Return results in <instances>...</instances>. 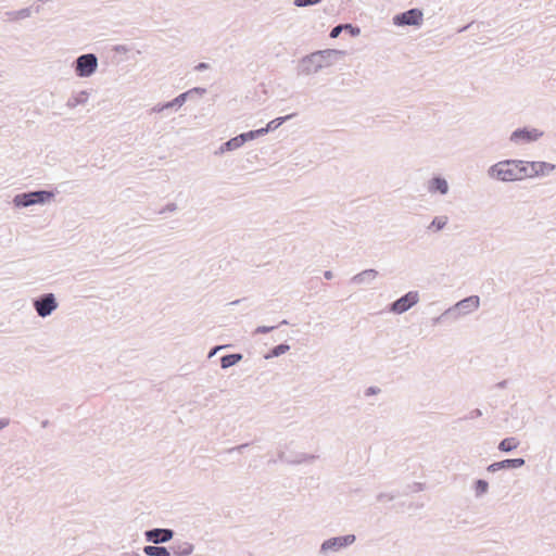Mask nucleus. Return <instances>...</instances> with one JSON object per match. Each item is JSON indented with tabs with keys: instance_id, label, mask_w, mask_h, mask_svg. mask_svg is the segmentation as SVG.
Here are the masks:
<instances>
[{
	"instance_id": "obj_10",
	"label": "nucleus",
	"mask_w": 556,
	"mask_h": 556,
	"mask_svg": "<svg viewBox=\"0 0 556 556\" xmlns=\"http://www.w3.org/2000/svg\"><path fill=\"white\" fill-rule=\"evenodd\" d=\"M419 302V293L418 291H409L396 301H394L390 307L389 312L393 314L401 315L410 309L414 305Z\"/></svg>"
},
{
	"instance_id": "obj_16",
	"label": "nucleus",
	"mask_w": 556,
	"mask_h": 556,
	"mask_svg": "<svg viewBox=\"0 0 556 556\" xmlns=\"http://www.w3.org/2000/svg\"><path fill=\"white\" fill-rule=\"evenodd\" d=\"M525 465L523 458L504 459L493 463L486 468L489 472H495L502 469L520 468Z\"/></svg>"
},
{
	"instance_id": "obj_5",
	"label": "nucleus",
	"mask_w": 556,
	"mask_h": 556,
	"mask_svg": "<svg viewBox=\"0 0 556 556\" xmlns=\"http://www.w3.org/2000/svg\"><path fill=\"white\" fill-rule=\"evenodd\" d=\"M523 180L544 178L549 176L555 169L556 165L545 161H527L521 160Z\"/></svg>"
},
{
	"instance_id": "obj_29",
	"label": "nucleus",
	"mask_w": 556,
	"mask_h": 556,
	"mask_svg": "<svg viewBox=\"0 0 556 556\" xmlns=\"http://www.w3.org/2000/svg\"><path fill=\"white\" fill-rule=\"evenodd\" d=\"M178 210V205L175 203V202H168L167 204H165L161 210H160V214L161 215H166V214H172V213H175L176 211Z\"/></svg>"
},
{
	"instance_id": "obj_17",
	"label": "nucleus",
	"mask_w": 556,
	"mask_h": 556,
	"mask_svg": "<svg viewBox=\"0 0 556 556\" xmlns=\"http://www.w3.org/2000/svg\"><path fill=\"white\" fill-rule=\"evenodd\" d=\"M170 549L175 556H189L193 553L194 545L188 541L176 540Z\"/></svg>"
},
{
	"instance_id": "obj_44",
	"label": "nucleus",
	"mask_w": 556,
	"mask_h": 556,
	"mask_svg": "<svg viewBox=\"0 0 556 556\" xmlns=\"http://www.w3.org/2000/svg\"><path fill=\"white\" fill-rule=\"evenodd\" d=\"M206 67H207V65H206L205 63H200V64L197 66V68H198V70H204V68H206Z\"/></svg>"
},
{
	"instance_id": "obj_6",
	"label": "nucleus",
	"mask_w": 556,
	"mask_h": 556,
	"mask_svg": "<svg viewBox=\"0 0 556 556\" xmlns=\"http://www.w3.org/2000/svg\"><path fill=\"white\" fill-rule=\"evenodd\" d=\"M544 136V131L536 127H521L515 129L509 135V142L515 147H521L539 141Z\"/></svg>"
},
{
	"instance_id": "obj_15",
	"label": "nucleus",
	"mask_w": 556,
	"mask_h": 556,
	"mask_svg": "<svg viewBox=\"0 0 556 556\" xmlns=\"http://www.w3.org/2000/svg\"><path fill=\"white\" fill-rule=\"evenodd\" d=\"M193 93L204 94L205 93V89L204 88L195 87V88H192V89H190V90H188L186 92L180 93L175 99H173L172 101L167 102L168 110H178V109H180Z\"/></svg>"
},
{
	"instance_id": "obj_9",
	"label": "nucleus",
	"mask_w": 556,
	"mask_h": 556,
	"mask_svg": "<svg viewBox=\"0 0 556 556\" xmlns=\"http://www.w3.org/2000/svg\"><path fill=\"white\" fill-rule=\"evenodd\" d=\"M356 541V536L354 534H346L342 536H334L328 540H325L319 548V553L323 555H328L329 553L339 552L350 545H352Z\"/></svg>"
},
{
	"instance_id": "obj_7",
	"label": "nucleus",
	"mask_w": 556,
	"mask_h": 556,
	"mask_svg": "<svg viewBox=\"0 0 556 556\" xmlns=\"http://www.w3.org/2000/svg\"><path fill=\"white\" fill-rule=\"evenodd\" d=\"M99 61L94 53L79 55L73 63L74 72L79 78H89L98 70Z\"/></svg>"
},
{
	"instance_id": "obj_35",
	"label": "nucleus",
	"mask_w": 556,
	"mask_h": 556,
	"mask_svg": "<svg viewBox=\"0 0 556 556\" xmlns=\"http://www.w3.org/2000/svg\"><path fill=\"white\" fill-rule=\"evenodd\" d=\"M344 29V24H341V25H337L336 27H333L330 31V37L331 38H337L339 37V35L341 34V31Z\"/></svg>"
},
{
	"instance_id": "obj_42",
	"label": "nucleus",
	"mask_w": 556,
	"mask_h": 556,
	"mask_svg": "<svg viewBox=\"0 0 556 556\" xmlns=\"http://www.w3.org/2000/svg\"><path fill=\"white\" fill-rule=\"evenodd\" d=\"M115 51L117 52H126L127 51V48L125 46H117L115 48Z\"/></svg>"
},
{
	"instance_id": "obj_14",
	"label": "nucleus",
	"mask_w": 556,
	"mask_h": 556,
	"mask_svg": "<svg viewBox=\"0 0 556 556\" xmlns=\"http://www.w3.org/2000/svg\"><path fill=\"white\" fill-rule=\"evenodd\" d=\"M379 273L374 269H365L351 278V283L354 286H369L378 278Z\"/></svg>"
},
{
	"instance_id": "obj_22",
	"label": "nucleus",
	"mask_w": 556,
	"mask_h": 556,
	"mask_svg": "<svg viewBox=\"0 0 556 556\" xmlns=\"http://www.w3.org/2000/svg\"><path fill=\"white\" fill-rule=\"evenodd\" d=\"M242 357L243 356L240 353L225 355L220 358V366L223 369H227L238 364L242 359Z\"/></svg>"
},
{
	"instance_id": "obj_38",
	"label": "nucleus",
	"mask_w": 556,
	"mask_h": 556,
	"mask_svg": "<svg viewBox=\"0 0 556 556\" xmlns=\"http://www.w3.org/2000/svg\"><path fill=\"white\" fill-rule=\"evenodd\" d=\"M380 392V389L378 387H369L365 391L366 396L376 395Z\"/></svg>"
},
{
	"instance_id": "obj_24",
	"label": "nucleus",
	"mask_w": 556,
	"mask_h": 556,
	"mask_svg": "<svg viewBox=\"0 0 556 556\" xmlns=\"http://www.w3.org/2000/svg\"><path fill=\"white\" fill-rule=\"evenodd\" d=\"M7 15L9 20H24L31 15V10L29 8H25L18 11L8 12Z\"/></svg>"
},
{
	"instance_id": "obj_34",
	"label": "nucleus",
	"mask_w": 556,
	"mask_h": 556,
	"mask_svg": "<svg viewBox=\"0 0 556 556\" xmlns=\"http://www.w3.org/2000/svg\"><path fill=\"white\" fill-rule=\"evenodd\" d=\"M275 328L276 327H274V326H258L257 328H255L254 334L267 333V332H270L271 330H274Z\"/></svg>"
},
{
	"instance_id": "obj_31",
	"label": "nucleus",
	"mask_w": 556,
	"mask_h": 556,
	"mask_svg": "<svg viewBox=\"0 0 556 556\" xmlns=\"http://www.w3.org/2000/svg\"><path fill=\"white\" fill-rule=\"evenodd\" d=\"M350 33L351 36L356 37L361 34V29L352 24H344V29Z\"/></svg>"
},
{
	"instance_id": "obj_1",
	"label": "nucleus",
	"mask_w": 556,
	"mask_h": 556,
	"mask_svg": "<svg viewBox=\"0 0 556 556\" xmlns=\"http://www.w3.org/2000/svg\"><path fill=\"white\" fill-rule=\"evenodd\" d=\"M343 54V51L336 49L315 51L301 59L298 66V74L302 76L315 75L321 70L332 66Z\"/></svg>"
},
{
	"instance_id": "obj_26",
	"label": "nucleus",
	"mask_w": 556,
	"mask_h": 556,
	"mask_svg": "<svg viewBox=\"0 0 556 556\" xmlns=\"http://www.w3.org/2000/svg\"><path fill=\"white\" fill-rule=\"evenodd\" d=\"M475 495L481 497L489 491V483L485 480L479 479L475 483Z\"/></svg>"
},
{
	"instance_id": "obj_18",
	"label": "nucleus",
	"mask_w": 556,
	"mask_h": 556,
	"mask_svg": "<svg viewBox=\"0 0 556 556\" xmlns=\"http://www.w3.org/2000/svg\"><path fill=\"white\" fill-rule=\"evenodd\" d=\"M89 100V92L87 90H80L78 92L73 93L67 102L66 106L68 109H75L79 105H85Z\"/></svg>"
},
{
	"instance_id": "obj_3",
	"label": "nucleus",
	"mask_w": 556,
	"mask_h": 556,
	"mask_svg": "<svg viewBox=\"0 0 556 556\" xmlns=\"http://www.w3.org/2000/svg\"><path fill=\"white\" fill-rule=\"evenodd\" d=\"M480 306V298L478 295H470L468 298H465L460 301H458L453 306L448 307L444 311V313L441 315L442 317H450L453 320H457L466 315H469L473 312H476ZM440 317L435 319V321H439Z\"/></svg>"
},
{
	"instance_id": "obj_2",
	"label": "nucleus",
	"mask_w": 556,
	"mask_h": 556,
	"mask_svg": "<svg viewBox=\"0 0 556 556\" xmlns=\"http://www.w3.org/2000/svg\"><path fill=\"white\" fill-rule=\"evenodd\" d=\"M491 180L500 182H517L523 180L521 159H506L498 161L486 169Z\"/></svg>"
},
{
	"instance_id": "obj_37",
	"label": "nucleus",
	"mask_w": 556,
	"mask_h": 556,
	"mask_svg": "<svg viewBox=\"0 0 556 556\" xmlns=\"http://www.w3.org/2000/svg\"><path fill=\"white\" fill-rule=\"evenodd\" d=\"M393 500V495L387 494V493H380L377 496V501L381 503L390 502Z\"/></svg>"
},
{
	"instance_id": "obj_19",
	"label": "nucleus",
	"mask_w": 556,
	"mask_h": 556,
	"mask_svg": "<svg viewBox=\"0 0 556 556\" xmlns=\"http://www.w3.org/2000/svg\"><path fill=\"white\" fill-rule=\"evenodd\" d=\"M447 223H448L447 216H445V215L435 216L429 224L428 230L434 231V232L441 231L446 227Z\"/></svg>"
},
{
	"instance_id": "obj_25",
	"label": "nucleus",
	"mask_w": 556,
	"mask_h": 556,
	"mask_svg": "<svg viewBox=\"0 0 556 556\" xmlns=\"http://www.w3.org/2000/svg\"><path fill=\"white\" fill-rule=\"evenodd\" d=\"M290 350V345L282 343L277 346H275L268 354L265 355L266 359H269L271 357H278L285 353H287Z\"/></svg>"
},
{
	"instance_id": "obj_27",
	"label": "nucleus",
	"mask_w": 556,
	"mask_h": 556,
	"mask_svg": "<svg viewBox=\"0 0 556 556\" xmlns=\"http://www.w3.org/2000/svg\"><path fill=\"white\" fill-rule=\"evenodd\" d=\"M292 117V115H286V116H282V117H277L273 121H270L267 125H266V129L267 131H273V130H276L278 127H280L286 121L290 119Z\"/></svg>"
},
{
	"instance_id": "obj_36",
	"label": "nucleus",
	"mask_w": 556,
	"mask_h": 556,
	"mask_svg": "<svg viewBox=\"0 0 556 556\" xmlns=\"http://www.w3.org/2000/svg\"><path fill=\"white\" fill-rule=\"evenodd\" d=\"M227 147V141L224 142L222 146H219V148L214 152V154L216 156H220L227 152H231L229 148H226Z\"/></svg>"
},
{
	"instance_id": "obj_23",
	"label": "nucleus",
	"mask_w": 556,
	"mask_h": 556,
	"mask_svg": "<svg viewBox=\"0 0 556 556\" xmlns=\"http://www.w3.org/2000/svg\"><path fill=\"white\" fill-rule=\"evenodd\" d=\"M518 444L519 443L516 438H506L502 440L501 443L498 444V450L503 452H510L515 450L518 446Z\"/></svg>"
},
{
	"instance_id": "obj_43",
	"label": "nucleus",
	"mask_w": 556,
	"mask_h": 556,
	"mask_svg": "<svg viewBox=\"0 0 556 556\" xmlns=\"http://www.w3.org/2000/svg\"><path fill=\"white\" fill-rule=\"evenodd\" d=\"M506 386H507V381L506 380H503V381L497 383L498 388H505Z\"/></svg>"
},
{
	"instance_id": "obj_45",
	"label": "nucleus",
	"mask_w": 556,
	"mask_h": 556,
	"mask_svg": "<svg viewBox=\"0 0 556 556\" xmlns=\"http://www.w3.org/2000/svg\"><path fill=\"white\" fill-rule=\"evenodd\" d=\"M475 414H476V416H481V415H482V413H481V410H480V409H476V410H475Z\"/></svg>"
},
{
	"instance_id": "obj_32",
	"label": "nucleus",
	"mask_w": 556,
	"mask_h": 556,
	"mask_svg": "<svg viewBox=\"0 0 556 556\" xmlns=\"http://www.w3.org/2000/svg\"><path fill=\"white\" fill-rule=\"evenodd\" d=\"M314 459H315L314 455L302 454V455H300V457L294 463H298V464H301V463H312V462H314Z\"/></svg>"
},
{
	"instance_id": "obj_4",
	"label": "nucleus",
	"mask_w": 556,
	"mask_h": 556,
	"mask_svg": "<svg viewBox=\"0 0 556 556\" xmlns=\"http://www.w3.org/2000/svg\"><path fill=\"white\" fill-rule=\"evenodd\" d=\"M54 198V193L48 190H38L18 193L14 195L12 203L15 207H29L36 204H45Z\"/></svg>"
},
{
	"instance_id": "obj_21",
	"label": "nucleus",
	"mask_w": 556,
	"mask_h": 556,
	"mask_svg": "<svg viewBox=\"0 0 556 556\" xmlns=\"http://www.w3.org/2000/svg\"><path fill=\"white\" fill-rule=\"evenodd\" d=\"M248 141H249V139L247 137V134L243 132V134H240V135L229 139L227 141L226 148H229L230 151H236V150L240 149Z\"/></svg>"
},
{
	"instance_id": "obj_46",
	"label": "nucleus",
	"mask_w": 556,
	"mask_h": 556,
	"mask_svg": "<svg viewBox=\"0 0 556 556\" xmlns=\"http://www.w3.org/2000/svg\"><path fill=\"white\" fill-rule=\"evenodd\" d=\"M287 324H288V321H287L286 319H283V320L280 323V325H287Z\"/></svg>"
},
{
	"instance_id": "obj_28",
	"label": "nucleus",
	"mask_w": 556,
	"mask_h": 556,
	"mask_svg": "<svg viewBox=\"0 0 556 556\" xmlns=\"http://www.w3.org/2000/svg\"><path fill=\"white\" fill-rule=\"evenodd\" d=\"M267 132L268 131H267L266 127H264V128H260V129H256V130H250V131H248L245 134H247V137H248L249 141H251V140H254V139L258 138V137H262V136L266 135Z\"/></svg>"
},
{
	"instance_id": "obj_40",
	"label": "nucleus",
	"mask_w": 556,
	"mask_h": 556,
	"mask_svg": "<svg viewBox=\"0 0 556 556\" xmlns=\"http://www.w3.org/2000/svg\"><path fill=\"white\" fill-rule=\"evenodd\" d=\"M9 424H10V420L8 418H0V430H2L5 427H8Z\"/></svg>"
},
{
	"instance_id": "obj_8",
	"label": "nucleus",
	"mask_w": 556,
	"mask_h": 556,
	"mask_svg": "<svg viewBox=\"0 0 556 556\" xmlns=\"http://www.w3.org/2000/svg\"><path fill=\"white\" fill-rule=\"evenodd\" d=\"M33 306L39 317L46 318L59 307V303L53 293H43L33 301Z\"/></svg>"
},
{
	"instance_id": "obj_11",
	"label": "nucleus",
	"mask_w": 556,
	"mask_h": 556,
	"mask_svg": "<svg viewBox=\"0 0 556 556\" xmlns=\"http://www.w3.org/2000/svg\"><path fill=\"white\" fill-rule=\"evenodd\" d=\"M421 23L422 12L418 9H410L393 17V24L396 26H419Z\"/></svg>"
},
{
	"instance_id": "obj_41",
	"label": "nucleus",
	"mask_w": 556,
	"mask_h": 556,
	"mask_svg": "<svg viewBox=\"0 0 556 556\" xmlns=\"http://www.w3.org/2000/svg\"><path fill=\"white\" fill-rule=\"evenodd\" d=\"M324 277L327 279V280H330L333 278V273L331 270H326L324 273Z\"/></svg>"
},
{
	"instance_id": "obj_20",
	"label": "nucleus",
	"mask_w": 556,
	"mask_h": 556,
	"mask_svg": "<svg viewBox=\"0 0 556 556\" xmlns=\"http://www.w3.org/2000/svg\"><path fill=\"white\" fill-rule=\"evenodd\" d=\"M147 556H172L170 552L164 546L147 545L143 547Z\"/></svg>"
},
{
	"instance_id": "obj_13",
	"label": "nucleus",
	"mask_w": 556,
	"mask_h": 556,
	"mask_svg": "<svg viewBox=\"0 0 556 556\" xmlns=\"http://www.w3.org/2000/svg\"><path fill=\"white\" fill-rule=\"evenodd\" d=\"M144 536L148 542L153 544H162L173 539L174 531L172 529L155 528L146 531Z\"/></svg>"
},
{
	"instance_id": "obj_12",
	"label": "nucleus",
	"mask_w": 556,
	"mask_h": 556,
	"mask_svg": "<svg viewBox=\"0 0 556 556\" xmlns=\"http://www.w3.org/2000/svg\"><path fill=\"white\" fill-rule=\"evenodd\" d=\"M427 190L432 195L439 194L444 197L450 192V185L444 177L438 175L428 180Z\"/></svg>"
},
{
	"instance_id": "obj_39",
	"label": "nucleus",
	"mask_w": 556,
	"mask_h": 556,
	"mask_svg": "<svg viewBox=\"0 0 556 556\" xmlns=\"http://www.w3.org/2000/svg\"><path fill=\"white\" fill-rule=\"evenodd\" d=\"M226 345H218V346H215L213 348L210 353H208V358L213 357L214 355H216V353L223 349H225Z\"/></svg>"
},
{
	"instance_id": "obj_30",
	"label": "nucleus",
	"mask_w": 556,
	"mask_h": 556,
	"mask_svg": "<svg viewBox=\"0 0 556 556\" xmlns=\"http://www.w3.org/2000/svg\"><path fill=\"white\" fill-rule=\"evenodd\" d=\"M321 0H294V5L298 8H305L320 3Z\"/></svg>"
},
{
	"instance_id": "obj_33",
	"label": "nucleus",
	"mask_w": 556,
	"mask_h": 556,
	"mask_svg": "<svg viewBox=\"0 0 556 556\" xmlns=\"http://www.w3.org/2000/svg\"><path fill=\"white\" fill-rule=\"evenodd\" d=\"M151 111L153 113H162V112H165V111H168V105H167V102L166 103H157L155 104Z\"/></svg>"
}]
</instances>
